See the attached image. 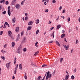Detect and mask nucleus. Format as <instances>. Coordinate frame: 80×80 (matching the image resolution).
I'll return each instance as SVG.
<instances>
[{
  "label": "nucleus",
  "mask_w": 80,
  "mask_h": 80,
  "mask_svg": "<svg viewBox=\"0 0 80 80\" xmlns=\"http://www.w3.org/2000/svg\"><path fill=\"white\" fill-rule=\"evenodd\" d=\"M52 75L51 74H50L49 75H47L46 78V79H48V78H52Z\"/></svg>",
  "instance_id": "f257e3e1"
},
{
  "label": "nucleus",
  "mask_w": 80,
  "mask_h": 80,
  "mask_svg": "<svg viewBox=\"0 0 80 80\" xmlns=\"http://www.w3.org/2000/svg\"><path fill=\"white\" fill-rule=\"evenodd\" d=\"M26 38H25V37H24V38L23 39V40H22L21 43H25V42H26Z\"/></svg>",
  "instance_id": "f03ea898"
},
{
  "label": "nucleus",
  "mask_w": 80,
  "mask_h": 80,
  "mask_svg": "<svg viewBox=\"0 0 80 80\" xmlns=\"http://www.w3.org/2000/svg\"><path fill=\"white\" fill-rule=\"evenodd\" d=\"M17 53H21V49L20 48H18Z\"/></svg>",
  "instance_id": "7ed1b4c3"
},
{
  "label": "nucleus",
  "mask_w": 80,
  "mask_h": 80,
  "mask_svg": "<svg viewBox=\"0 0 80 80\" xmlns=\"http://www.w3.org/2000/svg\"><path fill=\"white\" fill-rule=\"evenodd\" d=\"M16 0H13L11 2V4L12 5H14L15 4V3H16Z\"/></svg>",
  "instance_id": "20e7f679"
},
{
  "label": "nucleus",
  "mask_w": 80,
  "mask_h": 80,
  "mask_svg": "<svg viewBox=\"0 0 80 80\" xmlns=\"http://www.w3.org/2000/svg\"><path fill=\"white\" fill-rule=\"evenodd\" d=\"M20 39V34H18L17 38H16V42H17V41H18Z\"/></svg>",
  "instance_id": "39448f33"
},
{
  "label": "nucleus",
  "mask_w": 80,
  "mask_h": 80,
  "mask_svg": "<svg viewBox=\"0 0 80 80\" xmlns=\"http://www.w3.org/2000/svg\"><path fill=\"white\" fill-rule=\"evenodd\" d=\"M64 48H66V50H67L68 48H69V46H66V45H65L64 46Z\"/></svg>",
  "instance_id": "423d86ee"
},
{
  "label": "nucleus",
  "mask_w": 80,
  "mask_h": 80,
  "mask_svg": "<svg viewBox=\"0 0 80 80\" xmlns=\"http://www.w3.org/2000/svg\"><path fill=\"white\" fill-rule=\"evenodd\" d=\"M10 63L9 62L8 63H7L6 65V67H7V68H8V69L9 67H10Z\"/></svg>",
  "instance_id": "0eeeda50"
},
{
  "label": "nucleus",
  "mask_w": 80,
  "mask_h": 80,
  "mask_svg": "<svg viewBox=\"0 0 80 80\" xmlns=\"http://www.w3.org/2000/svg\"><path fill=\"white\" fill-rule=\"evenodd\" d=\"M20 5L18 4H17L15 6V7L17 8H18H18H20Z\"/></svg>",
  "instance_id": "6e6552de"
},
{
  "label": "nucleus",
  "mask_w": 80,
  "mask_h": 80,
  "mask_svg": "<svg viewBox=\"0 0 80 80\" xmlns=\"http://www.w3.org/2000/svg\"><path fill=\"white\" fill-rule=\"evenodd\" d=\"M65 37V34L63 33L62 34L61 36V38H64Z\"/></svg>",
  "instance_id": "1a4fd4ad"
},
{
  "label": "nucleus",
  "mask_w": 80,
  "mask_h": 80,
  "mask_svg": "<svg viewBox=\"0 0 80 80\" xmlns=\"http://www.w3.org/2000/svg\"><path fill=\"white\" fill-rule=\"evenodd\" d=\"M61 27V25L60 24H58L57 26V29L58 30H59L60 29V28Z\"/></svg>",
  "instance_id": "9d476101"
},
{
  "label": "nucleus",
  "mask_w": 80,
  "mask_h": 80,
  "mask_svg": "<svg viewBox=\"0 0 80 80\" xmlns=\"http://www.w3.org/2000/svg\"><path fill=\"white\" fill-rule=\"evenodd\" d=\"M8 33L9 36H11V35H12V32H11V31H9L8 32Z\"/></svg>",
  "instance_id": "9b49d317"
},
{
  "label": "nucleus",
  "mask_w": 80,
  "mask_h": 80,
  "mask_svg": "<svg viewBox=\"0 0 80 80\" xmlns=\"http://www.w3.org/2000/svg\"><path fill=\"white\" fill-rule=\"evenodd\" d=\"M32 23H33V22H32V21H30L28 23V25H32Z\"/></svg>",
  "instance_id": "f8f14e48"
},
{
  "label": "nucleus",
  "mask_w": 80,
  "mask_h": 80,
  "mask_svg": "<svg viewBox=\"0 0 80 80\" xmlns=\"http://www.w3.org/2000/svg\"><path fill=\"white\" fill-rule=\"evenodd\" d=\"M69 78V75H67L66 76V77L65 78V79L66 80H67L68 79V78Z\"/></svg>",
  "instance_id": "ddd939ff"
},
{
  "label": "nucleus",
  "mask_w": 80,
  "mask_h": 80,
  "mask_svg": "<svg viewBox=\"0 0 80 80\" xmlns=\"http://www.w3.org/2000/svg\"><path fill=\"white\" fill-rule=\"evenodd\" d=\"M19 30V27H18L16 28V32H18V30Z\"/></svg>",
  "instance_id": "4468645a"
},
{
  "label": "nucleus",
  "mask_w": 80,
  "mask_h": 80,
  "mask_svg": "<svg viewBox=\"0 0 80 80\" xmlns=\"http://www.w3.org/2000/svg\"><path fill=\"white\" fill-rule=\"evenodd\" d=\"M15 18H12V23H15V21H16V20H15Z\"/></svg>",
  "instance_id": "2eb2a0df"
},
{
  "label": "nucleus",
  "mask_w": 80,
  "mask_h": 80,
  "mask_svg": "<svg viewBox=\"0 0 80 80\" xmlns=\"http://www.w3.org/2000/svg\"><path fill=\"white\" fill-rule=\"evenodd\" d=\"M56 43L57 44V45H58V46H59V47H60V43H59V42L58 41H56Z\"/></svg>",
  "instance_id": "dca6fc26"
},
{
  "label": "nucleus",
  "mask_w": 80,
  "mask_h": 80,
  "mask_svg": "<svg viewBox=\"0 0 80 80\" xmlns=\"http://www.w3.org/2000/svg\"><path fill=\"white\" fill-rule=\"evenodd\" d=\"M19 69H20V70H22V64H19Z\"/></svg>",
  "instance_id": "f3484780"
},
{
  "label": "nucleus",
  "mask_w": 80,
  "mask_h": 80,
  "mask_svg": "<svg viewBox=\"0 0 80 80\" xmlns=\"http://www.w3.org/2000/svg\"><path fill=\"white\" fill-rule=\"evenodd\" d=\"M12 47H14V46H15V43L14 42H12Z\"/></svg>",
  "instance_id": "a211bd4d"
},
{
  "label": "nucleus",
  "mask_w": 80,
  "mask_h": 80,
  "mask_svg": "<svg viewBox=\"0 0 80 80\" xmlns=\"http://www.w3.org/2000/svg\"><path fill=\"white\" fill-rule=\"evenodd\" d=\"M31 29H32V27L31 26H29L28 27V30H30Z\"/></svg>",
  "instance_id": "6ab92c4d"
},
{
  "label": "nucleus",
  "mask_w": 80,
  "mask_h": 80,
  "mask_svg": "<svg viewBox=\"0 0 80 80\" xmlns=\"http://www.w3.org/2000/svg\"><path fill=\"white\" fill-rule=\"evenodd\" d=\"M39 22H40V21H39V20L37 19L36 20V24H37L39 23Z\"/></svg>",
  "instance_id": "aec40b11"
},
{
  "label": "nucleus",
  "mask_w": 80,
  "mask_h": 80,
  "mask_svg": "<svg viewBox=\"0 0 80 80\" xmlns=\"http://www.w3.org/2000/svg\"><path fill=\"white\" fill-rule=\"evenodd\" d=\"M71 78L72 80H73V79L75 78V76H74L73 75L71 77Z\"/></svg>",
  "instance_id": "412c9836"
},
{
  "label": "nucleus",
  "mask_w": 80,
  "mask_h": 80,
  "mask_svg": "<svg viewBox=\"0 0 80 80\" xmlns=\"http://www.w3.org/2000/svg\"><path fill=\"white\" fill-rule=\"evenodd\" d=\"M22 50L24 52H25L27 51V48H24Z\"/></svg>",
  "instance_id": "4be33fe9"
},
{
  "label": "nucleus",
  "mask_w": 80,
  "mask_h": 80,
  "mask_svg": "<svg viewBox=\"0 0 80 80\" xmlns=\"http://www.w3.org/2000/svg\"><path fill=\"white\" fill-rule=\"evenodd\" d=\"M39 30H37L36 32V35H37L38 33H39Z\"/></svg>",
  "instance_id": "5701e85b"
},
{
  "label": "nucleus",
  "mask_w": 80,
  "mask_h": 80,
  "mask_svg": "<svg viewBox=\"0 0 80 80\" xmlns=\"http://www.w3.org/2000/svg\"><path fill=\"white\" fill-rule=\"evenodd\" d=\"M1 58L4 60H5V57L1 56Z\"/></svg>",
  "instance_id": "b1692460"
},
{
  "label": "nucleus",
  "mask_w": 80,
  "mask_h": 80,
  "mask_svg": "<svg viewBox=\"0 0 80 80\" xmlns=\"http://www.w3.org/2000/svg\"><path fill=\"white\" fill-rule=\"evenodd\" d=\"M63 58H61L60 60V62L61 63H62V61H63Z\"/></svg>",
  "instance_id": "393cba45"
},
{
  "label": "nucleus",
  "mask_w": 80,
  "mask_h": 80,
  "mask_svg": "<svg viewBox=\"0 0 80 80\" xmlns=\"http://www.w3.org/2000/svg\"><path fill=\"white\" fill-rule=\"evenodd\" d=\"M24 78H25L26 79V80H27V75H26V73H25V75H24Z\"/></svg>",
  "instance_id": "a878e982"
},
{
  "label": "nucleus",
  "mask_w": 80,
  "mask_h": 80,
  "mask_svg": "<svg viewBox=\"0 0 80 80\" xmlns=\"http://www.w3.org/2000/svg\"><path fill=\"white\" fill-rule=\"evenodd\" d=\"M2 2H4V3H5V0H1L0 1V3H2Z\"/></svg>",
  "instance_id": "bb28decb"
},
{
  "label": "nucleus",
  "mask_w": 80,
  "mask_h": 80,
  "mask_svg": "<svg viewBox=\"0 0 80 80\" xmlns=\"http://www.w3.org/2000/svg\"><path fill=\"white\" fill-rule=\"evenodd\" d=\"M3 33V31H1L0 32V35H2V34Z\"/></svg>",
  "instance_id": "cd10ccee"
},
{
  "label": "nucleus",
  "mask_w": 80,
  "mask_h": 80,
  "mask_svg": "<svg viewBox=\"0 0 80 80\" xmlns=\"http://www.w3.org/2000/svg\"><path fill=\"white\" fill-rule=\"evenodd\" d=\"M9 2H8V1H6L5 4L6 5H8Z\"/></svg>",
  "instance_id": "c85d7f7f"
},
{
  "label": "nucleus",
  "mask_w": 80,
  "mask_h": 80,
  "mask_svg": "<svg viewBox=\"0 0 80 80\" xmlns=\"http://www.w3.org/2000/svg\"><path fill=\"white\" fill-rule=\"evenodd\" d=\"M41 77H42L41 76H39L37 78V80H40V78H41Z\"/></svg>",
  "instance_id": "c756f323"
},
{
  "label": "nucleus",
  "mask_w": 80,
  "mask_h": 80,
  "mask_svg": "<svg viewBox=\"0 0 80 80\" xmlns=\"http://www.w3.org/2000/svg\"><path fill=\"white\" fill-rule=\"evenodd\" d=\"M25 19L26 20V21H27V20H28V17H26L25 18Z\"/></svg>",
  "instance_id": "7c9ffc66"
},
{
  "label": "nucleus",
  "mask_w": 80,
  "mask_h": 80,
  "mask_svg": "<svg viewBox=\"0 0 80 80\" xmlns=\"http://www.w3.org/2000/svg\"><path fill=\"white\" fill-rule=\"evenodd\" d=\"M24 2H25V1H23L21 3L22 5H23V3H24Z\"/></svg>",
  "instance_id": "2f4dec72"
},
{
  "label": "nucleus",
  "mask_w": 80,
  "mask_h": 80,
  "mask_svg": "<svg viewBox=\"0 0 80 80\" xmlns=\"http://www.w3.org/2000/svg\"><path fill=\"white\" fill-rule=\"evenodd\" d=\"M55 70H54V72L52 73V75H53V76L55 75Z\"/></svg>",
  "instance_id": "473e14b6"
},
{
  "label": "nucleus",
  "mask_w": 80,
  "mask_h": 80,
  "mask_svg": "<svg viewBox=\"0 0 80 80\" xmlns=\"http://www.w3.org/2000/svg\"><path fill=\"white\" fill-rule=\"evenodd\" d=\"M68 22H70V18H68Z\"/></svg>",
  "instance_id": "72a5a7b5"
},
{
  "label": "nucleus",
  "mask_w": 80,
  "mask_h": 80,
  "mask_svg": "<svg viewBox=\"0 0 80 80\" xmlns=\"http://www.w3.org/2000/svg\"><path fill=\"white\" fill-rule=\"evenodd\" d=\"M38 44V42H37L35 44V46H36V47H38V46H37Z\"/></svg>",
  "instance_id": "f704fd0d"
},
{
  "label": "nucleus",
  "mask_w": 80,
  "mask_h": 80,
  "mask_svg": "<svg viewBox=\"0 0 80 80\" xmlns=\"http://www.w3.org/2000/svg\"><path fill=\"white\" fill-rule=\"evenodd\" d=\"M3 14V15H5V14H6V11H4L3 12V13H2Z\"/></svg>",
  "instance_id": "c9c22d12"
},
{
  "label": "nucleus",
  "mask_w": 80,
  "mask_h": 80,
  "mask_svg": "<svg viewBox=\"0 0 80 80\" xmlns=\"http://www.w3.org/2000/svg\"><path fill=\"white\" fill-rule=\"evenodd\" d=\"M8 14L9 15V16H10V15H11V12H8Z\"/></svg>",
  "instance_id": "e433bc0d"
},
{
  "label": "nucleus",
  "mask_w": 80,
  "mask_h": 80,
  "mask_svg": "<svg viewBox=\"0 0 80 80\" xmlns=\"http://www.w3.org/2000/svg\"><path fill=\"white\" fill-rule=\"evenodd\" d=\"M52 3H56V1H55V0H53Z\"/></svg>",
  "instance_id": "4c0bfd02"
},
{
  "label": "nucleus",
  "mask_w": 80,
  "mask_h": 80,
  "mask_svg": "<svg viewBox=\"0 0 80 80\" xmlns=\"http://www.w3.org/2000/svg\"><path fill=\"white\" fill-rule=\"evenodd\" d=\"M50 74V72H49V71H48L47 74V75H48Z\"/></svg>",
  "instance_id": "58836bf2"
},
{
  "label": "nucleus",
  "mask_w": 80,
  "mask_h": 80,
  "mask_svg": "<svg viewBox=\"0 0 80 80\" xmlns=\"http://www.w3.org/2000/svg\"><path fill=\"white\" fill-rule=\"evenodd\" d=\"M3 28H6V25H5V24H4V27H3Z\"/></svg>",
  "instance_id": "ea45409f"
},
{
  "label": "nucleus",
  "mask_w": 80,
  "mask_h": 80,
  "mask_svg": "<svg viewBox=\"0 0 80 80\" xmlns=\"http://www.w3.org/2000/svg\"><path fill=\"white\" fill-rule=\"evenodd\" d=\"M45 12H48V9H46Z\"/></svg>",
  "instance_id": "a19ab883"
},
{
  "label": "nucleus",
  "mask_w": 80,
  "mask_h": 80,
  "mask_svg": "<svg viewBox=\"0 0 80 80\" xmlns=\"http://www.w3.org/2000/svg\"><path fill=\"white\" fill-rule=\"evenodd\" d=\"M5 25H8V22H5Z\"/></svg>",
  "instance_id": "79ce46f5"
},
{
  "label": "nucleus",
  "mask_w": 80,
  "mask_h": 80,
  "mask_svg": "<svg viewBox=\"0 0 80 80\" xmlns=\"http://www.w3.org/2000/svg\"><path fill=\"white\" fill-rule=\"evenodd\" d=\"M23 33H24V32H22L21 34V36H22V35H23Z\"/></svg>",
  "instance_id": "37998d69"
},
{
  "label": "nucleus",
  "mask_w": 80,
  "mask_h": 80,
  "mask_svg": "<svg viewBox=\"0 0 80 80\" xmlns=\"http://www.w3.org/2000/svg\"><path fill=\"white\" fill-rule=\"evenodd\" d=\"M46 75H47V73H46L45 75V76L43 78V79H45V77H46Z\"/></svg>",
  "instance_id": "c03bdc74"
},
{
  "label": "nucleus",
  "mask_w": 80,
  "mask_h": 80,
  "mask_svg": "<svg viewBox=\"0 0 80 80\" xmlns=\"http://www.w3.org/2000/svg\"><path fill=\"white\" fill-rule=\"evenodd\" d=\"M46 66H47V65H46L45 64H44V65H42V67H46Z\"/></svg>",
  "instance_id": "a18cd8bd"
},
{
  "label": "nucleus",
  "mask_w": 80,
  "mask_h": 80,
  "mask_svg": "<svg viewBox=\"0 0 80 80\" xmlns=\"http://www.w3.org/2000/svg\"><path fill=\"white\" fill-rule=\"evenodd\" d=\"M76 68L74 69V70H73L74 73H75L76 72Z\"/></svg>",
  "instance_id": "49530a36"
},
{
  "label": "nucleus",
  "mask_w": 80,
  "mask_h": 80,
  "mask_svg": "<svg viewBox=\"0 0 80 80\" xmlns=\"http://www.w3.org/2000/svg\"><path fill=\"white\" fill-rule=\"evenodd\" d=\"M54 28V27H52L50 28V30H53Z\"/></svg>",
  "instance_id": "de8ad7c7"
},
{
  "label": "nucleus",
  "mask_w": 80,
  "mask_h": 80,
  "mask_svg": "<svg viewBox=\"0 0 80 80\" xmlns=\"http://www.w3.org/2000/svg\"><path fill=\"white\" fill-rule=\"evenodd\" d=\"M53 42V41H50L49 42V43H52Z\"/></svg>",
  "instance_id": "09e8293b"
},
{
  "label": "nucleus",
  "mask_w": 80,
  "mask_h": 80,
  "mask_svg": "<svg viewBox=\"0 0 80 80\" xmlns=\"http://www.w3.org/2000/svg\"><path fill=\"white\" fill-rule=\"evenodd\" d=\"M10 6H9L8 7V10H10Z\"/></svg>",
  "instance_id": "8fccbe9b"
},
{
  "label": "nucleus",
  "mask_w": 80,
  "mask_h": 80,
  "mask_svg": "<svg viewBox=\"0 0 80 80\" xmlns=\"http://www.w3.org/2000/svg\"><path fill=\"white\" fill-rule=\"evenodd\" d=\"M65 9H63V11H62V13H65Z\"/></svg>",
  "instance_id": "3c124183"
},
{
  "label": "nucleus",
  "mask_w": 80,
  "mask_h": 80,
  "mask_svg": "<svg viewBox=\"0 0 80 80\" xmlns=\"http://www.w3.org/2000/svg\"><path fill=\"white\" fill-rule=\"evenodd\" d=\"M9 37H10L12 39H13V37L11 35V36H9Z\"/></svg>",
  "instance_id": "603ef678"
},
{
  "label": "nucleus",
  "mask_w": 80,
  "mask_h": 80,
  "mask_svg": "<svg viewBox=\"0 0 80 80\" xmlns=\"http://www.w3.org/2000/svg\"><path fill=\"white\" fill-rule=\"evenodd\" d=\"M2 53H6V51H3L2 52Z\"/></svg>",
  "instance_id": "864d4df0"
},
{
  "label": "nucleus",
  "mask_w": 80,
  "mask_h": 80,
  "mask_svg": "<svg viewBox=\"0 0 80 80\" xmlns=\"http://www.w3.org/2000/svg\"><path fill=\"white\" fill-rule=\"evenodd\" d=\"M16 63V60H14V64H15Z\"/></svg>",
  "instance_id": "5fc2aeb1"
},
{
  "label": "nucleus",
  "mask_w": 80,
  "mask_h": 80,
  "mask_svg": "<svg viewBox=\"0 0 80 80\" xmlns=\"http://www.w3.org/2000/svg\"><path fill=\"white\" fill-rule=\"evenodd\" d=\"M62 8V6H60L59 8V10H61Z\"/></svg>",
  "instance_id": "6e6d98bb"
},
{
  "label": "nucleus",
  "mask_w": 80,
  "mask_h": 80,
  "mask_svg": "<svg viewBox=\"0 0 80 80\" xmlns=\"http://www.w3.org/2000/svg\"><path fill=\"white\" fill-rule=\"evenodd\" d=\"M73 49H72L71 50V53H72V52H73Z\"/></svg>",
  "instance_id": "4d7b16f0"
},
{
  "label": "nucleus",
  "mask_w": 80,
  "mask_h": 80,
  "mask_svg": "<svg viewBox=\"0 0 80 80\" xmlns=\"http://www.w3.org/2000/svg\"><path fill=\"white\" fill-rule=\"evenodd\" d=\"M54 33H55V31H53V32L52 33V36L53 35H54Z\"/></svg>",
  "instance_id": "13d9d810"
},
{
  "label": "nucleus",
  "mask_w": 80,
  "mask_h": 80,
  "mask_svg": "<svg viewBox=\"0 0 80 80\" xmlns=\"http://www.w3.org/2000/svg\"><path fill=\"white\" fill-rule=\"evenodd\" d=\"M6 46H7V44H5L4 46V48H6Z\"/></svg>",
  "instance_id": "bf43d9fd"
},
{
  "label": "nucleus",
  "mask_w": 80,
  "mask_h": 80,
  "mask_svg": "<svg viewBox=\"0 0 80 80\" xmlns=\"http://www.w3.org/2000/svg\"><path fill=\"white\" fill-rule=\"evenodd\" d=\"M77 43H78V40H76V44H77Z\"/></svg>",
  "instance_id": "052dcab7"
},
{
  "label": "nucleus",
  "mask_w": 80,
  "mask_h": 80,
  "mask_svg": "<svg viewBox=\"0 0 80 80\" xmlns=\"http://www.w3.org/2000/svg\"><path fill=\"white\" fill-rule=\"evenodd\" d=\"M14 78H15V76H12V79H14Z\"/></svg>",
  "instance_id": "680f3d73"
},
{
  "label": "nucleus",
  "mask_w": 80,
  "mask_h": 80,
  "mask_svg": "<svg viewBox=\"0 0 80 80\" xmlns=\"http://www.w3.org/2000/svg\"><path fill=\"white\" fill-rule=\"evenodd\" d=\"M35 53H36L37 55L38 53H39V52L38 51H37Z\"/></svg>",
  "instance_id": "e2e57ef3"
},
{
  "label": "nucleus",
  "mask_w": 80,
  "mask_h": 80,
  "mask_svg": "<svg viewBox=\"0 0 80 80\" xmlns=\"http://www.w3.org/2000/svg\"><path fill=\"white\" fill-rule=\"evenodd\" d=\"M66 73L68 75V72H67V71H66Z\"/></svg>",
  "instance_id": "0e129e2a"
},
{
  "label": "nucleus",
  "mask_w": 80,
  "mask_h": 80,
  "mask_svg": "<svg viewBox=\"0 0 80 80\" xmlns=\"http://www.w3.org/2000/svg\"><path fill=\"white\" fill-rule=\"evenodd\" d=\"M59 18V17H58V18H57L56 19V20L57 21H58V20Z\"/></svg>",
  "instance_id": "69168bd1"
},
{
  "label": "nucleus",
  "mask_w": 80,
  "mask_h": 80,
  "mask_svg": "<svg viewBox=\"0 0 80 80\" xmlns=\"http://www.w3.org/2000/svg\"><path fill=\"white\" fill-rule=\"evenodd\" d=\"M78 21L80 22V17L79 18Z\"/></svg>",
  "instance_id": "338daca9"
},
{
  "label": "nucleus",
  "mask_w": 80,
  "mask_h": 80,
  "mask_svg": "<svg viewBox=\"0 0 80 80\" xmlns=\"http://www.w3.org/2000/svg\"><path fill=\"white\" fill-rule=\"evenodd\" d=\"M8 12H10V10H8Z\"/></svg>",
  "instance_id": "774afa93"
}]
</instances>
